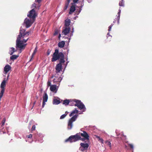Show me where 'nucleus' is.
Wrapping results in <instances>:
<instances>
[{
    "label": "nucleus",
    "instance_id": "f257e3e1",
    "mask_svg": "<svg viewBox=\"0 0 152 152\" xmlns=\"http://www.w3.org/2000/svg\"><path fill=\"white\" fill-rule=\"evenodd\" d=\"M26 30L22 29L21 28H20V34L18 35L17 39L16 41V48L20 49L19 53H20L22 51V50L24 49L26 45V44H24L26 43L28 38L26 39H23L26 37L28 36L29 34L31 33V31L25 32Z\"/></svg>",
    "mask_w": 152,
    "mask_h": 152
},
{
    "label": "nucleus",
    "instance_id": "f03ea898",
    "mask_svg": "<svg viewBox=\"0 0 152 152\" xmlns=\"http://www.w3.org/2000/svg\"><path fill=\"white\" fill-rule=\"evenodd\" d=\"M78 0H67L64 10H81L83 5L81 2H78Z\"/></svg>",
    "mask_w": 152,
    "mask_h": 152
},
{
    "label": "nucleus",
    "instance_id": "7ed1b4c3",
    "mask_svg": "<svg viewBox=\"0 0 152 152\" xmlns=\"http://www.w3.org/2000/svg\"><path fill=\"white\" fill-rule=\"evenodd\" d=\"M78 112V110L76 109H75L69 115L70 117L72 116H73L69 121L67 126V129H72L73 126L72 123L77 119L78 116L77 114Z\"/></svg>",
    "mask_w": 152,
    "mask_h": 152
},
{
    "label": "nucleus",
    "instance_id": "20e7f679",
    "mask_svg": "<svg viewBox=\"0 0 152 152\" xmlns=\"http://www.w3.org/2000/svg\"><path fill=\"white\" fill-rule=\"evenodd\" d=\"M73 101L76 103L74 104H71V102H70L69 100L67 99L64 100L63 103L65 105H67L70 103V104L72 105H75V106H77L80 110L83 109L84 110L83 111L85 110L86 108L84 105L80 101L75 99L73 100Z\"/></svg>",
    "mask_w": 152,
    "mask_h": 152
},
{
    "label": "nucleus",
    "instance_id": "39448f33",
    "mask_svg": "<svg viewBox=\"0 0 152 152\" xmlns=\"http://www.w3.org/2000/svg\"><path fill=\"white\" fill-rule=\"evenodd\" d=\"M64 55L63 53L61 52L59 53L58 50L56 49L55 50L53 55L52 61L53 62L56 61L60 58V59H64Z\"/></svg>",
    "mask_w": 152,
    "mask_h": 152
},
{
    "label": "nucleus",
    "instance_id": "423d86ee",
    "mask_svg": "<svg viewBox=\"0 0 152 152\" xmlns=\"http://www.w3.org/2000/svg\"><path fill=\"white\" fill-rule=\"evenodd\" d=\"M83 139L80 136L79 134L77 133L75 135L70 136L68 139L65 140L66 142L69 141L70 142H76L79 140H83Z\"/></svg>",
    "mask_w": 152,
    "mask_h": 152
},
{
    "label": "nucleus",
    "instance_id": "0eeeda50",
    "mask_svg": "<svg viewBox=\"0 0 152 152\" xmlns=\"http://www.w3.org/2000/svg\"><path fill=\"white\" fill-rule=\"evenodd\" d=\"M60 63L57 64L56 66V69L57 73H59L61 70L62 65L66 67L68 63V62H67L66 64H65V61L64 59H61L60 60Z\"/></svg>",
    "mask_w": 152,
    "mask_h": 152
},
{
    "label": "nucleus",
    "instance_id": "6e6552de",
    "mask_svg": "<svg viewBox=\"0 0 152 152\" xmlns=\"http://www.w3.org/2000/svg\"><path fill=\"white\" fill-rule=\"evenodd\" d=\"M6 80L5 78H4V80L1 82V85L0 88H1V90L0 92V98L1 99L2 97L5 88H4L6 86Z\"/></svg>",
    "mask_w": 152,
    "mask_h": 152
},
{
    "label": "nucleus",
    "instance_id": "1a4fd4ad",
    "mask_svg": "<svg viewBox=\"0 0 152 152\" xmlns=\"http://www.w3.org/2000/svg\"><path fill=\"white\" fill-rule=\"evenodd\" d=\"M37 14L35 10H30L28 14L27 15V16L29 18L34 19L35 21V18L37 16Z\"/></svg>",
    "mask_w": 152,
    "mask_h": 152
},
{
    "label": "nucleus",
    "instance_id": "9d476101",
    "mask_svg": "<svg viewBox=\"0 0 152 152\" xmlns=\"http://www.w3.org/2000/svg\"><path fill=\"white\" fill-rule=\"evenodd\" d=\"M34 21L35 20L34 19L26 18L24 20V23L26 24V28H28L29 27Z\"/></svg>",
    "mask_w": 152,
    "mask_h": 152
},
{
    "label": "nucleus",
    "instance_id": "9b49d317",
    "mask_svg": "<svg viewBox=\"0 0 152 152\" xmlns=\"http://www.w3.org/2000/svg\"><path fill=\"white\" fill-rule=\"evenodd\" d=\"M41 1L42 0H35V2L37 3L38 4H36L35 3L33 4L31 7V10H34L35 9L38 10L41 5L40 3Z\"/></svg>",
    "mask_w": 152,
    "mask_h": 152
},
{
    "label": "nucleus",
    "instance_id": "f8f14e48",
    "mask_svg": "<svg viewBox=\"0 0 152 152\" xmlns=\"http://www.w3.org/2000/svg\"><path fill=\"white\" fill-rule=\"evenodd\" d=\"M78 134H79L80 136H81L84 137V138H83V141L84 140H89V136L86 132L83 131V133H78Z\"/></svg>",
    "mask_w": 152,
    "mask_h": 152
},
{
    "label": "nucleus",
    "instance_id": "ddd939ff",
    "mask_svg": "<svg viewBox=\"0 0 152 152\" xmlns=\"http://www.w3.org/2000/svg\"><path fill=\"white\" fill-rule=\"evenodd\" d=\"M43 102H42V107H43L45 104V102H46L47 101L48 99V96L46 92H44V94L43 95Z\"/></svg>",
    "mask_w": 152,
    "mask_h": 152
},
{
    "label": "nucleus",
    "instance_id": "4468645a",
    "mask_svg": "<svg viewBox=\"0 0 152 152\" xmlns=\"http://www.w3.org/2000/svg\"><path fill=\"white\" fill-rule=\"evenodd\" d=\"M11 67L8 64L6 65L4 68V73L6 74L7 72L11 70Z\"/></svg>",
    "mask_w": 152,
    "mask_h": 152
},
{
    "label": "nucleus",
    "instance_id": "2eb2a0df",
    "mask_svg": "<svg viewBox=\"0 0 152 152\" xmlns=\"http://www.w3.org/2000/svg\"><path fill=\"white\" fill-rule=\"evenodd\" d=\"M70 31V28H66L64 29L62 33V35H66L69 33Z\"/></svg>",
    "mask_w": 152,
    "mask_h": 152
},
{
    "label": "nucleus",
    "instance_id": "dca6fc26",
    "mask_svg": "<svg viewBox=\"0 0 152 152\" xmlns=\"http://www.w3.org/2000/svg\"><path fill=\"white\" fill-rule=\"evenodd\" d=\"M62 78L61 77L59 76V77H58L57 75L55 76V78H54L53 81L54 83H55L57 82H60L62 80Z\"/></svg>",
    "mask_w": 152,
    "mask_h": 152
},
{
    "label": "nucleus",
    "instance_id": "f3484780",
    "mask_svg": "<svg viewBox=\"0 0 152 152\" xmlns=\"http://www.w3.org/2000/svg\"><path fill=\"white\" fill-rule=\"evenodd\" d=\"M80 147L82 148H84V149H88L89 147V145L87 143H81L80 144Z\"/></svg>",
    "mask_w": 152,
    "mask_h": 152
},
{
    "label": "nucleus",
    "instance_id": "a211bd4d",
    "mask_svg": "<svg viewBox=\"0 0 152 152\" xmlns=\"http://www.w3.org/2000/svg\"><path fill=\"white\" fill-rule=\"evenodd\" d=\"M56 86V85H51L50 87V90L56 93L57 90Z\"/></svg>",
    "mask_w": 152,
    "mask_h": 152
},
{
    "label": "nucleus",
    "instance_id": "6ab92c4d",
    "mask_svg": "<svg viewBox=\"0 0 152 152\" xmlns=\"http://www.w3.org/2000/svg\"><path fill=\"white\" fill-rule=\"evenodd\" d=\"M5 118H4L3 119V120L2 121L1 124V127H0V128H2L1 129V131L3 132V134H4L5 133V132H3V126L4 125L5 123Z\"/></svg>",
    "mask_w": 152,
    "mask_h": 152
},
{
    "label": "nucleus",
    "instance_id": "aec40b11",
    "mask_svg": "<svg viewBox=\"0 0 152 152\" xmlns=\"http://www.w3.org/2000/svg\"><path fill=\"white\" fill-rule=\"evenodd\" d=\"M65 44V42L64 41H62L60 42L58 44V47L60 48H62L64 47Z\"/></svg>",
    "mask_w": 152,
    "mask_h": 152
},
{
    "label": "nucleus",
    "instance_id": "412c9836",
    "mask_svg": "<svg viewBox=\"0 0 152 152\" xmlns=\"http://www.w3.org/2000/svg\"><path fill=\"white\" fill-rule=\"evenodd\" d=\"M70 20L69 19H67L66 20L65 22V25L66 26H69L70 24Z\"/></svg>",
    "mask_w": 152,
    "mask_h": 152
},
{
    "label": "nucleus",
    "instance_id": "4be33fe9",
    "mask_svg": "<svg viewBox=\"0 0 152 152\" xmlns=\"http://www.w3.org/2000/svg\"><path fill=\"white\" fill-rule=\"evenodd\" d=\"M53 104H58L60 102L59 100L56 99H54L53 101Z\"/></svg>",
    "mask_w": 152,
    "mask_h": 152
},
{
    "label": "nucleus",
    "instance_id": "5701e85b",
    "mask_svg": "<svg viewBox=\"0 0 152 152\" xmlns=\"http://www.w3.org/2000/svg\"><path fill=\"white\" fill-rule=\"evenodd\" d=\"M16 51L15 49L13 48H10L9 51V53L10 55H12L13 54L14 52Z\"/></svg>",
    "mask_w": 152,
    "mask_h": 152
},
{
    "label": "nucleus",
    "instance_id": "b1692460",
    "mask_svg": "<svg viewBox=\"0 0 152 152\" xmlns=\"http://www.w3.org/2000/svg\"><path fill=\"white\" fill-rule=\"evenodd\" d=\"M37 52V47L35 48V49L34 50V52L33 53H32L31 56V59L30 60V61H31V60H32L34 56L36 54Z\"/></svg>",
    "mask_w": 152,
    "mask_h": 152
},
{
    "label": "nucleus",
    "instance_id": "393cba45",
    "mask_svg": "<svg viewBox=\"0 0 152 152\" xmlns=\"http://www.w3.org/2000/svg\"><path fill=\"white\" fill-rule=\"evenodd\" d=\"M75 10H70L69 14H71L75 12V14L77 13V15H78L80 12V10H79L78 12L77 11L75 12Z\"/></svg>",
    "mask_w": 152,
    "mask_h": 152
},
{
    "label": "nucleus",
    "instance_id": "a878e982",
    "mask_svg": "<svg viewBox=\"0 0 152 152\" xmlns=\"http://www.w3.org/2000/svg\"><path fill=\"white\" fill-rule=\"evenodd\" d=\"M95 136L98 139V140L99 141V142L102 143H103L104 140L102 138H100L99 136H97V135H95Z\"/></svg>",
    "mask_w": 152,
    "mask_h": 152
},
{
    "label": "nucleus",
    "instance_id": "bb28decb",
    "mask_svg": "<svg viewBox=\"0 0 152 152\" xmlns=\"http://www.w3.org/2000/svg\"><path fill=\"white\" fill-rule=\"evenodd\" d=\"M121 12V10H119V12H118V16H117V18H115V19L118 21V24H119V19H120V14Z\"/></svg>",
    "mask_w": 152,
    "mask_h": 152
},
{
    "label": "nucleus",
    "instance_id": "cd10ccee",
    "mask_svg": "<svg viewBox=\"0 0 152 152\" xmlns=\"http://www.w3.org/2000/svg\"><path fill=\"white\" fill-rule=\"evenodd\" d=\"M18 55H12L10 57V58L11 60H14L16 59L18 57Z\"/></svg>",
    "mask_w": 152,
    "mask_h": 152
},
{
    "label": "nucleus",
    "instance_id": "c85d7f7f",
    "mask_svg": "<svg viewBox=\"0 0 152 152\" xmlns=\"http://www.w3.org/2000/svg\"><path fill=\"white\" fill-rule=\"evenodd\" d=\"M68 113V112L66 111L64 114H63V115H62L60 117V119H62L64 118L67 115Z\"/></svg>",
    "mask_w": 152,
    "mask_h": 152
},
{
    "label": "nucleus",
    "instance_id": "c756f323",
    "mask_svg": "<svg viewBox=\"0 0 152 152\" xmlns=\"http://www.w3.org/2000/svg\"><path fill=\"white\" fill-rule=\"evenodd\" d=\"M124 0H121V1L119 2V5L120 6H124Z\"/></svg>",
    "mask_w": 152,
    "mask_h": 152
},
{
    "label": "nucleus",
    "instance_id": "7c9ffc66",
    "mask_svg": "<svg viewBox=\"0 0 152 152\" xmlns=\"http://www.w3.org/2000/svg\"><path fill=\"white\" fill-rule=\"evenodd\" d=\"M105 143L107 145H108L110 148H111V143L110 141L109 140H107L105 141Z\"/></svg>",
    "mask_w": 152,
    "mask_h": 152
},
{
    "label": "nucleus",
    "instance_id": "2f4dec72",
    "mask_svg": "<svg viewBox=\"0 0 152 152\" xmlns=\"http://www.w3.org/2000/svg\"><path fill=\"white\" fill-rule=\"evenodd\" d=\"M79 150L83 152H86L87 150L86 149H84V148H82L81 147H80Z\"/></svg>",
    "mask_w": 152,
    "mask_h": 152
},
{
    "label": "nucleus",
    "instance_id": "473e14b6",
    "mask_svg": "<svg viewBox=\"0 0 152 152\" xmlns=\"http://www.w3.org/2000/svg\"><path fill=\"white\" fill-rule=\"evenodd\" d=\"M113 24H111V25L109 27L108 29V31H111L112 27L113 26Z\"/></svg>",
    "mask_w": 152,
    "mask_h": 152
},
{
    "label": "nucleus",
    "instance_id": "72a5a7b5",
    "mask_svg": "<svg viewBox=\"0 0 152 152\" xmlns=\"http://www.w3.org/2000/svg\"><path fill=\"white\" fill-rule=\"evenodd\" d=\"M36 128V126L35 125H34L32 126V127L31 129L32 131L34 130Z\"/></svg>",
    "mask_w": 152,
    "mask_h": 152
},
{
    "label": "nucleus",
    "instance_id": "f704fd0d",
    "mask_svg": "<svg viewBox=\"0 0 152 152\" xmlns=\"http://www.w3.org/2000/svg\"><path fill=\"white\" fill-rule=\"evenodd\" d=\"M32 134H29V135H28V138H31L32 137Z\"/></svg>",
    "mask_w": 152,
    "mask_h": 152
},
{
    "label": "nucleus",
    "instance_id": "c9c22d12",
    "mask_svg": "<svg viewBox=\"0 0 152 152\" xmlns=\"http://www.w3.org/2000/svg\"><path fill=\"white\" fill-rule=\"evenodd\" d=\"M58 31H55V32L54 34V35H57V34H58Z\"/></svg>",
    "mask_w": 152,
    "mask_h": 152
},
{
    "label": "nucleus",
    "instance_id": "e433bc0d",
    "mask_svg": "<svg viewBox=\"0 0 152 152\" xmlns=\"http://www.w3.org/2000/svg\"><path fill=\"white\" fill-rule=\"evenodd\" d=\"M129 145L132 148H133V146L132 144H129Z\"/></svg>",
    "mask_w": 152,
    "mask_h": 152
},
{
    "label": "nucleus",
    "instance_id": "4c0bfd02",
    "mask_svg": "<svg viewBox=\"0 0 152 152\" xmlns=\"http://www.w3.org/2000/svg\"><path fill=\"white\" fill-rule=\"evenodd\" d=\"M126 137V136H124V135H122V137H121V139H124V137Z\"/></svg>",
    "mask_w": 152,
    "mask_h": 152
},
{
    "label": "nucleus",
    "instance_id": "58836bf2",
    "mask_svg": "<svg viewBox=\"0 0 152 152\" xmlns=\"http://www.w3.org/2000/svg\"><path fill=\"white\" fill-rule=\"evenodd\" d=\"M73 32V31L72 32V34H71V35H70V38H69V40H70V37L73 35V34H72V32Z\"/></svg>",
    "mask_w": 152,
    "mask_h": 152
},
{
    "label": "nucleus",
    "instance_id": "ea45409f",
    "mask_svg": "<svg viewBox=\"0 0 152 152\" xmlns=\"http://www.w3.org/2000/svg\"><path fill=\"white\" fill-rule=\"evenodd\" d=\"M9 76V74H8V76H7V80H6V81L8 80Z\"/></svg>",
    "mask_w": 152,
    "mask_h": 152
},
{
    "label": "nucleus",
    "instance_id": "a19ab883",
    "mask_svg": "<svg viewBox=\"0 0 152 152\" xmlns=\"http://www.w3.org/2000/svg\"><path fill=\"white\" fill-rule=\"evenodd\" d=\"M50 82L49 81H48V85H49L50 84Z\"/></svg>",
    "mask_w": 152,
    "mask_h": 152
},
{
    "label": "nucleus",
    "instance_id": "79ce46f5",
    "mask_svg": "<svg viewBox=\"0 0 152 152\" xmlns=\"http://www.w3.org/2000/svg\"><path fill=\"white\" fill-rule=\"evenodd\" d=\"M92 0H87V1H88L89 2V3H90L91 2V1H92Z\"/></svg>",
    "mask_w": 152,
    "mask_h": 152
},
{
    "label": "nucleus",
    "instance_id": "37998d69",
    "mask_svg": "<svg viewBox=\"0 0 152 152\" xmlns=\"http://www.w3.org/2000/svg\"><path fill=\"white\" fill-rule=\"evenodd\" d=\"M50 52L48 51L47 52V55H49L50 54Z\"/></svg>",
    "mask_w": 152,
    "mask_h": 152
},
{
    "label": "nucleus",
    "instance_id": "c03bdc74",
    "mask_svg": "<svg viewBox=\"0 0 152 152\" xmlns=\"http://www.w3.org/2000/svg\"><path fill=\"white\" fill-rule=\"evenodd\" d=\"M61 37V34H59V38H60Z\"/></svg>",
    "mask_w": 152,
    "mask_h": 152
},
{
    "label": "nucleus",
    "instance_id": "a18cd8bd",
    "mask_svg": "<svg viewBox=\"0 0 152 152\" xmlns=\"http://www.w3.org/2000/svg\"><path fill=\"white\" fill-rule=\"evenodd\" d=\"M115 20L114 21H113V23H115Z\"/></svg>",
    "mask_w": 152,
    "mask_h": 152
},
{
    "label": "nucleus",
    "instance_id": "49530a36",
    "mask_svg": "<svg viewBox=\"0 0 152 152\" xmlns=\"http://www.w3.org/2000/svg\"><path fill=\"white\" fill-rule=\"evenodd\" d=\"M29 124L30 125H31V122H29Z\"/></svg>",
    "mask_w": 152,
    "mask_h": 152
},
{
    "label": "nucleus",
    "instance_id": "de8ad7c7",
    "mask_svg": "<svg viewBox=\"0 0 152 152\" xmlns=\"http://www.w3.org/2000/svg\"><path fill=\"white\" fill-rule=\"evenodd\" d=\"M109 33H107V35H109Z\"/></svg>",
    "mask_w": 152,
    "mask_h": 152
},
{
    "label": "nucleus",
    "instance_id": "09e8293b",
    "mask_svg": "<svg viewBox=\"0 0 152 152\" xmlns=\"http://www.w3.org/2000/svg\"><path fill=\"white\" fill-rule=\"evenodd\" d=\"M76 17H75L74 18H75V19H76Z\"/></svg>",
    "mask_w": 152,
    "mask_h": 152
}]
</instances>
